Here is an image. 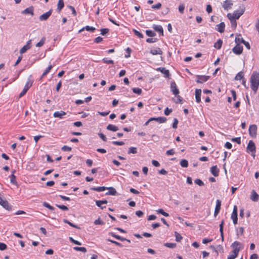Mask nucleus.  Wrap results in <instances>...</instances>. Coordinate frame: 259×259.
<instances>
[{
	"label": "nucleus",
	"mask_w": 259,
	"mask_h": 259,
	"mask_svg": "<svg viewBox=\"0 0 259 259\" xmlns=\"http://www.w3.org/2000/svg\"><path fill=\"white\" fill-rule=\"evenodd\" d=\"M250 88L256 93L259 87V73L253 71L250 78Z\"/></svg>",
	"instance_id": "obj_1"
},
{
	"label": "nucleus",
	"mask_w": 259,
	"mask_h": 259,
	"mask_svg": "<svg viewBox=\"0 0 259 259\" xmlns=\"http://www.w3.org/2000/svg\"><path fill=\"white\" fill-rule=\"evenodd\" d=\"M91 190H95L98 192H101L107 190L105 194H115L116 191L113 187H106L105 186L98 187H91Z\"/></svg>",
	"instance_id": "obj_2"
},
{
	"label": "nucleus",
	"mask_w": 259,
	"mask_h": 259,
	"mask_svg": "<svg viewBox=\"0 0 259 259\" xmlns=\"http://www.w3.org/2000/svg\"><path fill=\"white\" fill-rule=\"evenodd\" d=\"M33 83V81L30 79H28L27 82L26 83L25 87H24L23 90L19 94V97L21 98L27 92L28 89L32 86Z\"/></svg>",
	"instance_id": "obj_3"
},
{
	"label": "nucleus",
	"mask_w": 259,
	"mask_h": 259,
	"mask_svg": "<svg viewBox=\"0 0 259 259\" xmlns=\"http://www.w3.org/2000/svg\"><path fill=\"white\" fill-rule=\"evenodd\" d=\"M257 125L255 124H252L249 127V134L252 138H255L257 135Z\"/></svg>",
	"instance_id": "obj_4"
},
{
	"label": "nucleus",
	"mask_w": 259,
	"mask_h": 259,
	"mask_svg": "<svg viewBox=\"0 0 259 259\" xmlns=\"http://www.w3.org/2000/svg\"><path fill=\"white\" fill-rule=\"evenodd\" d=\"M247 151H250L254 153L252 156L253 157L255 156L254 153L255 152V145L254 143L252 140H250L248 143L247 146Z\"/></svg>",
	"instance_id": "obj_5"
},
{
	"label": "nucleus",
	"mask_w": 259,
	"mask_h": 259,
	"mask_svg": "<svg viewBox=\"0 0 259 259\" xmlns=\"http://www.w3.org/2000/svg\"><path fill=\"white\" fill-rule=\"evenodd\" d=\"M196 77H197V79L196 81L199 83H203V82L207 81L210 78V76L208 75H196Z\"/></svg>",
	"instance_id": "obj_6"
},
{
	"label": "nucleus",
	"mask_w": 259,
	"mask_h": 259,
	"mask_svg": "<svg viewBox=\"0 0 259 259\" xmlns=\"http://www.w3.org/2000/svg\"><path fill=\"white\" fill-rule=\"evenodd\" d=\"M245 11V8H243L241 10L235 11L233 15H231V17L235 19H238L241 15H243Z\"/></svg>",
	"instance_id": "obj_7"
},
{
	"label": "nucleus",
	"mask_w": 259,
	"mask_h": 259,
	"mask_svg": "<svg viewBox=\"0 0 259 259\" xmlns=\"http://www.w3.org/2000/svg\"><path fill=\"white\" fill-rule=\"evenodd\" d=\"M170 91L175 96L178 95L180 93L179 90L178 89L177 84L175 81H172L170 83Z\"/></svg>",
	"instance_id": "obj_8"
},
{
	"label": "nucleus",
	"mask_w": 259,
	"mask_h": 259,
	"mask_svg": "<svg viewBox=\"0 0 259 259\" xmlns=\"http://www.w3.org/2000/svg\"><path fill=\"white\" fill-rule=\"evenodd\" d=\"M233 52L236 55H240L243 51V47L240 45H236L232 49Z\"/></svg>",
	"instance_id": "obj_9"
},
{
	"label": "nucleus",
	"mask_w": 259,
	"mask_h": 259,
	"mask_svg": "<svg viewBox=\"0 0 259 259\" xmlns=\"http://www.w3.org/2000/svg\"><path fill=\"white\" fill-rule=\"evenodd\" d=\"M52 13V10L51 9L47 12L41 15L39 17V19L40 21H46L51 15Z\"/></svg>",
	"instance_id": "obj_10"
},
{
	"label": "nucleus",
	"mask_w": 259,
	"mask_h": 259,
	"mask_svg": "<svg viewBox=\"0 0 259 259\" xmlns=\"http://www.w3.org/2000/svg\"><path fill=\"white\" fill-rule=\"evenodd\" d=\"M34 7L30 6L22 11L21 13L24 15L30 14L32 16L34 15Z\"/></svg>",
	"instance_id": "obj_11"
},
{
	"label": "nucleus",
	"mask_w": 259,
	"mask_h": 259,
	"mask_svg": "<svg viewBox=\"0 0 259 259\" xmlns=\"http://www.w3.org/2000/svg\"><path fill=\"white\" fill-rule=\"evenodd\" d=\"M31 42V40H28L27 44L20 49V54H22L25 53L28 50H29L30 48Z\"/></svg>",
	"instance_id": "obj_12"
},
{
	"label": "nucleus",
	"mask_w": 259,
	"mask_h": 259,
	"mask_svg": "<svg viewBox=\"0 0 259 259\" xmlns=\"http://www.w3.org/2000/svg\"><path fill=\"white\" fill-rule=\"evenodd\" d=\"M232 5L233 3L232 1L226 0L223 5V7L224 9V10L228 11L229 9H231Z\"/></svg>",
	"instance_id": "obj_13"
},
{
	"label": "nucleus",
	"mask_w": 259,
	"mask_h": 259,
	"mask_svg": "<svg viewBox=\"0 0 259 259\" xmlns=\"http://www.w3.org/2000/svg\"><path fill=\"white\" fill-rule=\"evenodd\" d=\"M221 206V201L219 199H217L216 201V205L214 212V215L216 217L219 213Z\"/></svg>",
	"instance_id": "obj_14"
},
{
	"label": "nucleus",
	"mask_w": 259,
	"mask_h": 259,
	"mask_svg": "<svg viewBox=\"0 0 259 259\" xmlns=\"http://www.w3.org/2000/svg\"><path fill=\"white\" fill-rule=\"evenodd\" d=\"M156 121L159 123H164L166 121L167 119L165 117H151L149 119V121Z\"/></svg>",
	"instance_id": "obj_15"
},
{
	"label": "nucleus",
	"mask_w": 259,
	"mask_h": 259,
	"mask_svg": "<svg viewBox=\"0 0 259 259\" xmlns=\"http://www.w3.org/2000/svg\"><path fill=\"white\" fill-rule=\"evenodd\" d=\"M156 70L160 71L162 73H163L165 77H169L170 75L169 71L168 70L166 69L164 67H159Z\"/></svg>",
	"instance_id": "obj_16"
},
{
	"label": "nucleus",
	"mask_w": 259,
	"mask_h": 259,
	"mask_svg": "<svg viewBox=\"0 0 259 259\" xmlns=\"http://www.w3.org/2000/svg\"><path fill=\"white\" fill-rule=\"evenodd\" d=\"M201 89H196L195 90V99L196 102L197 103H200L201 102Z\"/></svg>",
	"instance_id": "obj_17"
},
{
	"label": "nucleus",
	"mask_w": 259,
	"mask_h": 259,
	"mask_svg": "<svg viewBox=\"0 0 259 259\" xmlns=\"http://www.w3.org/2000/svg\"><path fill=\"white\" fill-rule=\"evenodd\" d=\"M152 28L155 31L159 32L161 35H163V30L161 25H153Z\"/></svg>",
	"instance_id": "obj_18"
},
{
	"label": "nucleus",
	"mask_w": 259,
	"mask_h": 259,
	"mask_svg": "<svg viewBox=\"0 0 259 259\" xmlns=\"http://www.w3.org/2000/svg\"><path fill=\"white\" fill-rule=\"evenodd\" d=\"M66 114V113L63 111H57L55 112L53 114V116L54 117H58L60 119H62L63 116Z\"/></svg>",
	"instance_id": "obj_19"
},
{
	"label": "nucleus",
	"mask_w": 259,
	"mask_h": 259,
	"mask_svg": "<svg viewBox=\"0 0 259 259\" xmlns=\"http://www.w3.org/2000/svg\"><path fill=\"white\" fill-rule=\"evenodd\" d=\"M210 171L212 175H213L214 177H217L219 176V169L218 168L217 165L212 166L210 168Z\"/></svg>",
	"instance_id": "obj_20"
},
{
	"label": "nucleus",
	"mask_w": 259,
	"mask_h": 259,
	"mask_svg": "<svg viewBox=\"0 0 259 259\" xmlns=\"http://www.w3.org/2000/svg\"><path fill=\"white\" fill-rule=\"evenodd\" d=\"M225 24L224 22H221L219 24L217 25L216 30L220 33L224 31Z\"/></svg>",
	"instance_id": "obj_21"
},
{
	"label": "nucleus",
	"mask_w": 259,
	"mask_h": 259,
	"mask_svg": "<svg viewBox=\"0 0 259 259\" xmlns=\"http://www.w3.org/2000/svg\"><path fill=\"white\" fill-rule=\"evenodd\" d=\"M84 30H86L87 31H91V32H94L95 30H96V28L94 27L87 25V26H85V27H83L81 29H80L78 31V32L80 33L81 32H82V31H83Z\"/></svg>",
	"instance_id": "obj_22"
},
{
	"label": "nucleus",
	"mask_w": 259,
	"mask_h": 259,
	"mask_svg": "<svg viewBox=\"0 0 259 259\" xmlns=\"http://www.w3.org/2000/svg\"><path fill=\"white\" fill-rule=\"evenodd\" d=\"M227 17L230 21L232 26L234 28H236L237 26V22L236 21V19L234 18H232V17H231V14L230 13L228 14Z\"/></svg>",
	"instance_id": "obj_23"
},
{
	"label": "nucleus",
	"mask_w": 259,
	"mask_h": 259,
	"mask_svg": "<svg viewBox=\"0 0 259 259\" xmlns=\"http://www.w3.org/2000/svg\"><path fill=\"white\" fill-rule=\"evenodd\" d=\"M150 53L153 55H162L163 52L162 50L159 48H157L155 49H151L150 51Z\"/></svg>",
	"instance_id": "obj_24"
},
{
	"label": "nucleus",
	"mask_w": 259,
	"mask_h": 259,
	"mask_svg": "<svg viewBox=\"0 0 259 259\" xmlns=\"http://www.w3.org/2000/svg\"><path fill=\"white\" fill-rule=\"evenodd\" d=\"M107 203V201L106 200H96V205L100 207L101 209H103L105 207V206H103V204H105Z\"/></svg>",
	"instance_id": "obj_25"
},
{
	"label": "nucleus",
	"mask_w": 259,
	"mask_h": 259,
	"mask_svg": "<svg viewBox=\"0 0 259 259\" xmlns=\"http://www.w3.org/2000/svg\"><path fill=\"white\" fill-rule=\"evenodd\" d=\"M2 206L7 210L11 211L12 210V206L10 204L7 200L5 201Z\"/></svg>",
	"instance_id": "obj_26"
},
{
	"label": "nucleus",
	"mask_w": 259,
	"mask_h": 259,
	"mask_svg": "<svg viewBox=\"0 0 259 259\" xmlns=\"http://www.w3.org/2000/svg\"><path fill=\"white\" fill-rule=\"evenodd\" d=\"M231 247L233 248V249H235L236 248H243V245L241 243H240V242H238V241H234L232 244H231Z\"/></svg>",
	"instance_id": "obj_27"
},
{
	"label": "nucleus",
	"mask_w": 259,
	"mask_h": 259,
	"mask_svg": "<svg viewBox=\"0 0 259 259\" xmlns=\"http://www.w3.org/2000/svg\"><path fill=\"white\" fill-rule=\"evenodd\" d=\"M238 214H237V207L236 205H234L233 207V212L231 214V219H237Z\"/></svg>",
	"instance_id": "obj_28"
},
{
	"label": "nucleus",
	"mask_w": 259,
	"mask_h": 259,
	"mask_svg": "<svg viewBox=\"0 0 259 259\" xmlns=\"http://www.w3.org/2000/svg\"><path fill=\"white\" fill-rule=\"evenodd\" d=\"M107 130L113 132H116L118 130V127L113 124H108L106 127Z\"/></svg>",
	"instance_id": "obj_29"
},
{
	"label": "nucleus",
	"mask_w": 259,
	"mask_h": 259,
	"mask_svg": "<svg viewBox=\"0 0 259 259\" xmlns=\"http://www.w3.org/2000/svg\"><path fill=\"white\" fill-rule=\"evenodd\" d=\"M64 6L63 0H59L57 4V10L59 12L63 9Z\"/></svg>",
	"instance_id": "obj_30"
},
{
	"label": "nucleus",
	"mask_w": 259,
	"mask_h": 259,
	"mask_svg": "<svg viewBox=\"0 0 259 259\" xmlns=\"http://www.w3.org/2000/svg\"><path fill=\"white\" fill-rule=\"evenodd\" d=\"M224 221L222 220L221 223L220 224V232L222 237V241H224V233H223V227H224Z\"/></svg>",
	"instance_id": "obj_31"
},
{
	"label": "nucleus",
	"mask_w": 259,
	"mask_h": 259,
	"mask_svg": "<svg viewBox=\"0 0 259 259\" xmlns=\"http://www.w3.org/2000/svg\"><path fill=\"white\" fill-rule=\"evenodd\" d=\"M223 44V41L222 39H219L218 41L214 44V47L217 49H220L222 47Z\"/></svg>",
	"instance_id": "obj_32"
},
{
	"label": "nucleus",
	"mask_w": 259,
	"mask_h": 259,
	"mask_svg": "<svg viewBox=\"0 0 259 259\" xmlns=\"http://www.w3.org/2000/svg\"><path fill=\"white\" fill-rule=\"evenodd\" d=\"M175 97L176 99H173L174 102L176 104H182L183 98L180 96H179V94L177 96H175Z\"/></svg>",
	"instance_id": "obj_33"
},
{
	"label": "nucleus",
	"mask_w": 259,
	"mask_h": 259,
	"mask_svg": "<svg viewBox=\"0 0 259 259\" xmlns=\"http://www.w3.org/2000/svg\"><path fill=\"white\" fill-rule=\"evenodd\" d=\"M243 76V73L242 71H240L237 74V75L235 77V79L237 80L243 79L244 78Z\"/></svg>",
	"instance_id": "obj_34"
},
{
	"label": "nucleus",
	"mask_w": 259,
	"mask_h": 259,
	"mask_svg": "<svg viewBox=\"0 0 259 259\" xmlns=\"http://www.w3.org/2000/svg\"><path fill=\"white\" fill-rule=\"evenodd\" d=\"M128 154H136L137 153V148L134 147H131L128 148Z\"/></svg>",
	"instance_id": "obj_35"
},
{
	"label": "nucleus",
	"mask_w": 259,
	"mask_h": 259,
	"mask_svg": "<svg viewBox=\"0 0 259 259\" xmlns=\"http://www.w3.org/2000/svg\"><path fill=\"white\" fill-rule=\"evenodd\" d=\"M63 222L64 223L68 224L69 226H71V227H72L73 228H76V229H80V228L78 226H77V225H76L75 224H73V223H72L71 222H69L68 220H67L66 219H64L63 220Z\"/></svg>",
	"instance_id": "obj_36"
},
{
	"label": "nucleus",
	"mask_w": 259,
	"mask_h": 259,
	"mask_svg": "<svg viewBox=\"0 0 259 259\" xmlns=\"http://www.w3.org/2000/svg\"><path fill=\"white\" fill-rule=\"evenodd\" d=\"M180 165L183 167H187L188 166V161L186 159H182L180 161Z\"/></svg>",
	"instance_id": "obj_37"
},
{
	"label": "nucleus",
	"mask_w": 259,
	"mask_h": 259,
	"mask_svg": "<svg viewBox=\"0 0 259 259\" xmlns=\"http://www.w3.org/2000/svg\"><path fill=\"white\" fill-rule=\"evenodd\" d=\"M145 32L146 35L149 37H154L156 35L155 32H154L152 30H146Z\"/></svg>",
	"instance_id": "obj_38"
},
{
	"label": "nucleus",
	"mask_w": 259,
	"mask_h": 259,
	"mask_svg": "<svg viewBox=\"0 0 259 259\" xmlns=\"http://www.w3.org/2000/svg\"><path fill=\"white\" fill-rule=\"evenodd\" d=\"M52 68V66L51 65H49L43 72V73L41 75V78L44 77L45 75H46L50 72V71L51 70Z\"/></svg>",
	"instance_id": "obj_39"
},
{
	"label": "nucleus",
	"mask_w": 259,
	"mask_h": 259,
	"mask_svg": "<svg viewBox=\"0 0 259 259\" xmlns=\"http://www.w3.org/2000/svg\"><path fill=\"white\" fill-rule=\"evenodd\" d=\"M73 248L76 251H79L83 252H87V249L84 247H74Z\"/></svg>",
	"instance_id": "obj_40"
},
{
	"label": "nucleus",
	"mask_w": 259,
	"mask_h": 259,
	"mask_svg": "<svg viewBox=\"0 0 259 259\" xmlns=\"http://www.w3.org/2000/svg\"><path fill=\"white\" fill-rule=\"evenodd\" d=\"M241 249L242 248H236L233 249V250L232 251L233 254L232 255L236 257L238 255L239 252Z\"/></svg>",
	"instance_id": "obj_41"
},
{
	"label": "nucleus",
	"mask_w": 259,
	"mask_h": 259,
	"mask_svg": "<svg viewBox=\"0 0 259 259\" xmlns=\"http://www.w3.org/2000/svg\"><path fill=\"white\" fill-rule=\"evenodd\" d=\"M133 31L135 35L137 36L138 37L141 38H143L144 35L143 34H142L141 32L137 30L136 29H134L133 30Z\"/></svg>",
	"instance_id": "obj_42"
},
{
	"label": "nucleus",
	"mask_w": 259,
	"mask_h": 259,
	"mask_svg": "<svg viewBox=\"0 0 259 259\" xmlns=\"http://www.w3.org/2000/svg\"><path fill=\"white\" fill-rule=\"evenodd\" d=\"M157 212V213H160L162 215H164V217H168L169 215L168 213L165 212L163 209L160 208V209H158V210H156Z\"/></svg>",
	"instance_id": "obj_43"
},
{
	"label": "nucleus",
	"mask_w": 259,
	"mask_h": 259,
	"mask_svg": "<svg viewBox=\"0 0 259 259\" xmlns=\"http://www.w3.org/2000/svg\"><path fill=\"white\" fill-rule=\"evenodd\" d=\"M235 41L237 45H239L240 43L243 44L245 41L243 38L239 37H236Z\"/></svg>",
	"instance_id": "obj_44"
},
{
	"label": "nucleus",
	"mask_w": 259,
	"mask_h": 259,
	"mask_svg": "<svg viewBox=\"0 0 259 259\" xmlns=\"http://www.w3.org/2000/svg\"><path fill=\"white\" fill-rule=\"evenodd\" d=\"M42 205H43L44 206L48 208V209H49L51 211H53V210H54L55 209L54 207H53L52 206H51L48 203H47L46 202H44L43 203H42Z\"/></svg>",
	"instance_id": "obj_45"
},
{
	"label": "nucleus",
	"mask_w": 259,
	"mask_h": 259,
	"mask_svg": "<svg viewBox=\"0 0 259 259\" xmlns=\"http://www.w3.org/2000/svg\"><path fill=\"white\" fill-rule=\"evenodd\" d=\"M164 245L170 248H174L176 247V244L174 243H165L164 244Z\"/></svg>",
	"instance_id": "obj_46"
},
{
	"label": "nucleus",
	"mask_w": 259,
	"mask_h": 259,
	"mask_svg": "<svg viewBox=\"0 0 259 259\" xmlns=\"http://www.w3.org/2000/svg\"><path fill=\"white\" fill-rule=\"evenodd\" d=\"M175 237H176V241L177 242H180L183 238L182 236L178 232H175Z\"/></svg>",
	"instance_id": "obj_47"
},
{
	"label": "nucleus",
	"mask_w": 259,
	"mask_h": 259,
	"mask_svg": "<svg viewBox=\"0 0 259 259\" xmlns=\"http://www.w3.org/2000/svg\"><path fill=\"white\" fill-rule=\"evenodd\" d=\"M69 239L70 240V242H71L72 243L76 244V245H81V243L74 239L72 237H70L69 238Z\"/></svg>",
	"instance_id": "obj_48"
},
{
	"label": "nucleus",
	"mask_w": 259,
	"mask_h": 259,
	"mask_svg": "<svg viewBox=\"0 0 259 259\" xmlns=\"http://www.w3.org/2000/svg\"><path fill=\"white\" fill-rule=\"evenodd\" d=\"M46 40V38L45 37H43L41 38V39L36 44V47H40L43 46V45L45 43V41Z\"/></svg>",
	"instance_id": "obj_49"
},
{
	"label": "nucleus",
	"mask_w": 259,
	"mask_h": 259,
	"mask_svg": "<svg viewBox=\"0 0 259 259\" xmlns=\"http://www.w3.org/2000/svg\"><path fill=\"white\" fill-rule=\"evenodd\" d=\"M133 92L138 95H140L142 93V90L138 88H133Z\"/></svg>",
	"instance_id": "obj_50"
},
{
	"label": "nucleus",
	"mask_w": 259,
	"mask_h": 259,
	"mask_svg": "<svg viewBox=\"0 0 259 259\" xmlns=\"http://www.w3.org/2000/svg\"><path fill=\"white\" fill-rule=\"evenodd\" d=\"M102 61L104 63L107 64H114V61L112 60H109L106 58H104L102 59Z\"/></svg>",
	"instance_id": "obj_51"
},
{
	"label": "nucleus",
	"mask_w": 259,
	"mask_h": 259,
	"mask_svg": "<svg viewBox=\"0 0 259 259\" xmlns=\"http://www.w3.org/2000/svg\"><path fill=\"white\" fill-rule=\"evenodd\" d=\"M185 9V5L184 4H180L179 6V11L180 13L183 14L184 13Z\"/></svg>",
	"instance_id": "obj_52"
},
{
	"label": "nucleus",
	"mask_w": 259,
	"mask_h": 259,
	"mask_svg": "<svg viewBox=\"0 0 259 259\" xmlns=\"http://www.w3.org/2000/svg\"><path fill=\"white\" fill-rule=\"evenodd\" d=\"M195 183L199 186H202L204 185L203 182L200 179H197L194 181Z\"/></svg>",
	"instance_id": "obj_53"
},
{
	"label": "nucleus",
	"mask_w": 259,
	"mask_h": 259,
	"mask_svg": "<svg viewBox=\"0 0 259 259\" xmlns=\"http://www.w3.org/2000/svg\"><path fill=\"white\" fill-rule=\"evenodd\" d=\"M158 40L157 38H148L146 39V41L148 43H153Z\"/></svg>",
	"instance_id": "obj_54"
},
{
	"label": "nucleus",
	"mask_w": 259,
	"mask_h": 259,
	"mask_svg": "<svg viewBox=\"0 0 259 259\" xmlns=\"http://www.w3.org/2000/svg\"><path fill=\"white\" fill-rule=\"evenodd\" d=\"M109 31V29L108 28H102L101 29V34L102 35H105L106 34L108 33Z\"/></svg>",
	"instance_id": "obj_55"
},
{
	"label": "nucleus",
	"mask_w": 259,
	"mask_h": 259,
	"mask_svg": "<svg viewBox=\"0 0 259 259\" xmlns=\"http://www.w3.org/2000/svg\"><path fill=\"white\" fill-rule=\"evenodd\" d=\"M250 199L254 202H257L259 199V195H250Z\"/></svg>",
	"instance_id": "obj_56"
},
{
	"label": "nucleus",
	"mask_w": 259,
	"mask_h": 259,
	"mask_svg": "<svg viewBox=\"0 0 259 259\" xmlns=\"http://www.w3.org/2000/svg\"><path fill=\"white\" fill-rule=\"evenodd\" d=\"M56 206L59 208L60 209L63 210H68V208L64 205H59V204H56Z\"/></svg>",
	"instance_id": "obj_57"
},
{
	"label": "nucleus",
	"mask_w": 259,
	"mask_h": 259,
	"mask_svg": "<svg viewBox=\"0 0 259 259\" xmlns=\"http://www.w3.org/2000/svg\"><path fill=\"white\" fill-rule=\"evenodd\" d=\"M107 241H109V242H111L112 243H114V244H115V245H117L118 246H120V247H122L123 246V245L120 243H119L118 242H117L116 241L112 240L109 239H107Z\"/></svg>",
	"instance_id": "obj_58"
},
{
	"label": "nucleus",
	"mask_w": 259,
	"mask_h": 259,
	"mask_svg": "<svg viewBox=\"0 0 259 259\" xmlns=\"http://www.w3.org/2000/svg\"><path fill=\"white\" fill-rule=\"evenodd\" d=\"M61 149H62V150H63L64 151H70L71 150L72 148H71V147H70L68 146L64 145L62 147Z\"/></svg>",
	"instance_id": "obj_59"
},
{
	"label": "nucleus",
	"mask_w": 259,
	"mask_h": 259,
	"mask_svg": "<svg viewBox=\"0 0 259 259\" xmlns=\"http://www.w3.org/2000/svg\"><path fill=\"white\" fill-rule=\"evenodd\" d=\"M232 141L235 142L238 144H241V138L240 137H236L234 138L231 139Z\"/></svg>",
	"instance_id": "obj_60"
},
{
	"label": "nucleus",
	"mask_w": 259,
	"mask_h": 259,
	"mask_svg": "<svg viewBox=\"0 0 259 259\" xmlns=\"http://www.w3.org/2000/svg\"><path fill=\"white\" fill-rule=\"evenodd\" d=\"M178 122H179V121L177 119V118H175L174 119V122L172 123V127L174 128H177Z\"/></svg>",
	"instance_id": "obj_61"
},
{
	"label": "nucleus",
	"mask_w": 259,
	"mask_h": 259,
	"mask_svg": "<svg viewBox=\"0 0 259 259\" xmlns=\"http://www.w3.org/2000/svg\"><path fill=\"white\" fill-rule=\"evenodd\" d=\"M172 110L171 109H169L168 107H166L164 110V114L166 116L168 115L170 113H171Z\"/></svg>",
	"instance_id": "obj_62"
},
{
	"label": "nucleus",
	"mask_w": 259,
	"mask_h": 259,
	"mask_svg": "<svg viewBox=\"0 0 259 259\" xmlns=\"http://www.w3.org/2000/svg\"><path fill=\"white\" fill-rule=\"evenodd\" d=\"M161 7V4L160 3H158L156 4V5H152L151 8L153 9H159Z\"/></svg>",
	"instance_id": "obj_63"
},
{
	"label": "nucleus",
	"mask_w": 259,
	"mask_h": 259,
	"mask_svg": "<svg viewBox=\"0 0 259 259\" xmlns=\"http://www.w3.org/2000/svg\"><path fill=\"white\" fill-rule=\"evenodd\" d=\"M95 225H103L104 223L100 219L96 220L94 222Z\"/></svg>",
	"instance_id": "obj_64"
}]
</instances>
